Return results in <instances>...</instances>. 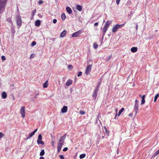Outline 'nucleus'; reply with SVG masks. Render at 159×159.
Wrapping results in <instances>:
<instances>
[{"label":"nucleus","instance_id":"f257e3e1","mask_svg":"<svg viewBox=\"0 0 159 159\" xmlns=\"http://www.w3.org/2000/svg\"><path fill=\"white\" fill-rule=\"evenodd\" d=\"M66 138V134L64 135L59 141L57 145V152H59L61 149L62 146L64 145V140Z\"/></svg>","mask_w":159,"mask_h":159},{"label":"nucleus","instance_id":"f03ea898","mask_svg":"<svg viewBox=\"0 0 159 159\" xmlns=\"http://www.w3.org/2000/svg\"><path fill=\"white\" fill-rule=\"evenodd\" d=\"M111 24V21L108 20L107 21L105 24V25L102 29L103 34L102 35V38H103L105 33L107 30L108 29L109 27V25Z\"/></svg>","mask_w":159,"mask_h":159},{"label":"nucleus","instance_id":"7ed1b4c3","mask_svg":"<svg viewBox=\"0 0 159 159\" xmlns=\"http://www.w3.org/2000/svg\"><path fill=\"white\" fill-rule=\"evenodd\" d=\"M7 0H0V14L4 11Z\"/></svg>","mask_w":159,"mask_h":159},{"label":"nucleus","instance_id":"20e7f679","mask_svg":"<svg viewBox=\"0 0 159 159\" xmlns=\"http://www.w3.org/2000/svg\"><path fill=\"white\" fill-rule=\"evenodd\" d=\"M125 24L121 25L117 24L116 25H113L112 28V32L114 33L116 32L119 28L120 27L121 28L123 27L124 25Z\"/></svg>","mask_w":159,"mask_h":159},{"label":"nucleus","instance_id":"39448f33","mask_svg":"<svg viewBox=\"0 0 159 159\" xmlns=\"http://www.w3.org/2000/svg\"><path fill=\"white\" fill-rule=\"evenodd\" d=\"M16 22L17 25L20 26L21 25L22 20L21 17L20 15H18L16 16Z\"/></svg>","mask_w":159,"mask_h":159},{"label":"nucleus","instance_id":"423d86ee","mask_svg":"<svg viewBox=\"0 0 159 159\" xmlns=\"http://www.w3.org/2000/svg\"><path fill=\"white\" fill-rule=\"evenodd\" d=\"M92 64L89 65L87 67L86 69L85 70V74L88 75L90 74L91 71V69L92 68Z\"/></svg>","mask_w":159,"mask_h":159},{"label":"nucleus","instance_id":"0eeeda50","mask_svg":"<svg viewBox=\"0 0 159 159\" xmlns=\"http://www.w3.org/2000/svg\"><path fill=\"white\" fill-rule=\"evenodd\" d=\"M42 136L41 134H40L39 135L38 139L37 140V143L38 144H41L42 145L44 144V142L42 140Z\"/></svg>","mask_w":159,"mask_h":159},{"label":"nucleus","instance_id":"6e6552de","mask_svg":"<svg viewBox=\"0 0 159 159\" xmlns=\"http://www.w3.org/2000/svg\"><path fill=\"white\" fill-rule=\"evenodd\" d=\"M81 33V30H79L74 33L72 35V37H77L79 36L80 34Z\"/></svg>","mask_w":159,"mask_h":159},{"label":"nucleus","instance_id":"1a4fd4ad","mask_svg":"<svg viewBox=\"0 0 159 159\" xmlns=\"http://www.w3.org/2000/svg\"><path fill=\"white\" fill-rule=\"evenodd\" d=\"M139 101L137 99L135 100L134 106V109H138Z\"/></svg>","mask_w":159,"mask_h":159},{"label":"nucleus","instance_id":"9d476101","mask_svg":"<svg viewBox=\"0 0 159 159\" xmlns=\"http://www.w3.org/2000/svg\"><path fill=\"white\" fill-rule=\"evenodd\" d=\"M124 110H120L119 111L118 114H117V110H116V114L115 115V119H116V116H119L120 114L122 113V112Z\"/></svg>","mask_w":159,"mask_h":159},{"label":"nucleus","instance_id":"9b49d317","mask_svg":"<svg viewBox=\"0 0 159 159\" xmlns=\"http://www.w3.org/2000/svg\"><path fill=\"white\" fill-rule=\"evenodd\" d=\"M25 110H20V113L23 118H24L25 116Z\"/></svg>","mask_w":159,"mask_h":159},{"label":"nucleus","instance_id":"f8f14e48","mask_svg":"<svg viewBox=\"0 0 159 159\" xmlns=\"http://www.w3.org/2000/svg\"><path fill=\"white\" fill-rule=\"evenodd\" d=\"M66 11H67V12L69 13V14H70L72 12V11L70 7H66Z\"/></svg>","mask_w":159,"mask_h":159},{"label":"nucleus","instance_id":"ddd939ff","mask_svg":"<svg viewBox=\"0 0 159 159\" xmlns=\"http://www.w3.org/2000/svg\"><path fill=\"white\" fill-rule=\"evenodd\" d=\"M98 91H94V92H93V98L94 99H96L97 95L98 94Z\"/></svg>","mask_w":159,"mask_h":159},{"label":"nucleus","instance_id":"4468645a","mask_svg":"<svg viewBox=\"0 0 159 159\" xmlns=\"http://www.w3.org/2000/svg\"><path fill=\"white\" fill-rule=\"evenodd\" d=\"M138 48L136 47H132L131 49V51L133 52H135L137 51Z\"/></svg>","mask_w":159,"mask_h":159},{"label":"nucleus","instance_id":"2eb2a0df","mask_svg":"<svg viewBox=\"0 0 159 159\" xmlns=\"http://www.w3.org/2000/svg\"><path fill=\"white\" fill-rule=\"evenodd\" d=\"M66 31L64 30L60 34V37L61 38L63 37L66 33Z\"/></svg>","mask_w":159,"mask_h":159},{"label":"nucleus","instance_id":"dca6fc26","mask_svg":"<svg viewBox=\"0 0 159 159\" xmlns=\"http://www.w3.org/2000/svg\"><path fill=\"white\" fill-rule=\"evenodd\" d=\"M41 22L39 20H37L35 21V25L36 26H39L40 25Z\"/></svg>","mask_w":159,"mask_h":159},{"label":"nucleus","instance_id":"f3484780","mask_svg":"<svg viewBox=\"0 0 159 159\" xmlns=\"http://www.w3.org/2000/svg\"><path fill=\"white\" fill-rule=\"evenodd\" d=\"M72 81L71 80H68L66 82V84L67 86H69L72 83Z\"/></svg>","mask_w":159,"mask_h":159},{"label":"nucleus","instance_id":"a211bd4d","mask_svg":"<svg viewBox=\"0 0 159 159\" xmlns=\"http://www.w3.org/2000/svg\"><path fill=\"white\" fill-rule=\"evenodd\" d=\"M2 97L3 99H5L7 98V94L5 92H3L2 93Z\"/></svg>","mask_w":159,"mask_h":159},{"label":"nucleus","instance_id":"6ab92c4d","mask_svg":"<svg viewBox=\"0 0 159 159\" xmlns=\"http://www.w3.org/2000/svg\"><path fill=\"white\" fill-rule=\"evenodd\" d=\"M76 9L79 11H81L82 10V7L80 5H77L76 6Z\"/></svg>","mask_w":159,"mask_h":159},{"label":"nucleus","instance_id":"aec40b11","mask_svg":"<svg viewBox=\"0 0 159 159\" xmlns=\"http://www.w3.org/2000/svg\"><path fill=\"white\" fill-rule=\"evenodd\" d=\"M61 17L62 18V19L63 20H64L66 19V15L64 13H62L61 15Z\"/></svg>","mask_w":159,"mask_h":159},{"label":"nucleus","instance_id":"412c9836","mask_svg":"<svg viewBox=\"0 0 159 159\" xmlns=\"http://www.w3.org/2000/svg\"><path fill=\"white\" fill-rule=\"evenodd\" d=\"M48 85V81H46L43 84V87L44 88H46L47 87Z\"/></svg>","mask_w":159,"mask_h":159},{"label":"nucleus","instance_id":"4be33fe9","mask_svg":"<svg viewBox=\"0 0 159 159\" xmlns=\"http://www.w3.org/2000/svg\"><path fill=\"white\" fill-rule=\"evenodd\" d=\"M86 156V154H83L80 155V159H82L85 157Z\"/></svg>","mask_w":159,"mask_h":159},{"label":"nucleus","instance_id":"5701e85b","mask_svg":"<svg viewBox=\"0 0 159 159\" xmlns=\"http://www.w3.org/2000/svg\"><path fill=\"white\" fill-rule=\"evenodd\" d=\"M159 96V93L157 94L154 97V102H155L157 99L158 97Z\"/></svg>","mask_w":159,"mask_h":159},{"label":"nucleus","instance_id":"b1692460","mask_svg":"<svg viewBox=\"0 0 159 159\" xmlns=\"http://www.w3.org/2000/svg\"><path fill=\"white\" fill-rule=\"evenodd\" d=\"M7 21L9 22L11 24H12V21L11 19L10 18H7Z\"/></svg>","mask_w":159,"mask_h":159},{"label":"nucleus","instance_id":"393cba45","mask_svg":"<svg viewBox=\"0 0 159 159\" xmlns=\"http://www.w3.org/2000/svg\"><path fill=\"white\" fill-rule=\"evenodd\" d=\"M45 154L44 151V149L42 150L40 152V155L41 156H43Z\"/></svg>","mask_w":159,"mask_h":159},{"label":"nucleus","instance_id":"a878e982","mask_svg":"<svg viewBox=\"0 0 159 159\" xmlns=\"http://www.w3.org/2000/svg\"><path fill=\"white\" fill-rule=\"evenodd\" d=\"M93 46L94 48L95 49H96L97 48H98V45L96 43H94L93 44Z\"/></svg>","mask_w":159,"mask_h":159},{"label":"nucleus","instance_id":"bb28decb","mask_svg":"<svg viewBox=\"0 0 159 159\" xmlns=\"http://www.w3.org/2000/svg\"><path fill=\"white\" fill-rule=\"evenodd\" d=\"M36 9L34 10L31 13V15L32 16H33L34 14L36 13Z\"/></svg>","mask_w":159,"mask_h":159},{"label":"nucleus","instance_id":"cd10ccee","mask_svg":"<svg viewBox=\"0 0 159 159\" xmlns=\"http://www.w3.org/2000/svg\"><path fill=\"white\" fill-rule=\"evenodd\" d=\"M36 44V43L35 41H33L31 43V46L32 47L34 46Z\"/></svg>","mask_w":159,"mask_h":159},{"label":"nucleus","instance_id":"c85d7f7f","mask_svg":"<svg viewBox=\"0 0 159 159\" xmlns=\"http://www.w3.org/2000/svg\"><path fill=\"white\" fill-rule=\"evenodd\" d=\"M159 154V149L155 152L154 154L155 156Z\"/></svg>","mask_w":159,"mask_h":159},{"label":"nucleus","instance_id":"c756f323","mask_svg":"<svg viewBox=\"0 0 159 159\" xmlns=\"http://www.w3.org/2000/svg\"><path fill=\"white\" fill-rule=\"evenodd\" d=\"M99 84L96 86V89L95 90L98 92V90L99 89Z\"/></svg>","mask_w":159,"mask_h":159},{"label":"nucleus","instance_id":"7c9ffc66","mask_svg":"<svg viewBox=\"0 0 159 159\" xmlns=\"http://www.w3.org/2000/svg\"><path fill=\"white\" fill-rule=\"evenodd\" d=\"M5 135L4 134H2V132H0V139L3 137Z\"/></svg>","mask_w":159,"mask_h":159},{"label":"nucleus","instance_id":"2f4dec72","mask_svg":"<svg viewBox=\"0 0 159 159\" xmlns=\"http://www.w3.org/2000/svg\"><path fill=\"white\" fill-rule=\"evenodd\" d=\"M1 58L2 61H5L6 59V58L4 56H2L1 57Z\"/></svg>","mask_w":159,"mask_h":159},{"label":"nucleus","instance_id":"473e14b6","mask_svg":"<svg viewBox=\"0 0 159 159\" xmlns=\"http://www.w3.org/2000/svg\"><path fill=\"white\" fill-rule=\"evenodd\" d=\"M82 72H79L77 75L78 77H80L82 75Z\"/></svg>","mask_w":159,"mask_h":159},{"label":"nucleus","instance_id":"72a5a7b5","mask_svg":"<svg viewBox=\"0 0 159 159\" xmlns=\"http://www.w3.org/2000/svg\"><path fill=\"white\" fill-rule=\"evenodd\" d=\"M145 102V99H142L141 104L142 105L144 104Z\"/></svg>","mask_w":159,"mask_h":159},{"label":"nucleus","instance_id":"f704fd0d","mask_svg":"<svg viewBox=\"0 0 159 159\" xmlns=\"http://www.w3.org/2000/svg\"><path fill=\"white\" fill-rule=\"evenodd\" d=\"M80 113L81 115H83L85 114V112L84 111H80Z\"/></svg>","mask_w":159,"mask_h":159},{"label":"nucleus","instance_id":"c9c22d12","mask_svg":"<svg viewBox=\"0 0 159 159\" xmlns=\"http://www.w3.org/2000/svg\"><path fill=\"white\" fill-rule=\"evenodd\" d=\"M67 107L66 106H64L61 109L62 110H66L67 109Z\"/></svg>","mask_w":159,"mask_h":159},{"label":"nucleus","instance_id":"e433bc0d","mask_svg":"<svg viewBox=\"0 0 159 159\" xmlns=\"http://www.w3.org/2000/svg\"><path fill=\"white\" fill-rule=\"evenodd\" d=\"M35 133L33 132H32L29 135H30V137H32L33 135Z\"/></svg>","mask_w":159,"mask_h":159},{"label":"nucleus","instance_id":"4c0bfd02","mask_svg":"<svg viewBox=\"0 0 159 159\" xmlns=\"http://www.w3.org/2000/svg\"><path fill=\"white\" fill-rule=\"evenodd\" d=\"M68 68L69 69L73 68L72 66L71 65H69L68 66Z\"/></svg>","mask_w":159,"mask_h":159},{"label":"nucleus","instance_id":"58836bf2","mask_svg":"<svg viewBox=\"0 0 159 159\" xmlns=\"http://www.w3.org/2000/svg\"><path fill=\"white\" fill-rule=\"evenodd\" d=\"M111 57V55L108 58H107V60L108 61H109Z\"/></svg>","mask_w":159,"mask_h":159},{"label":"nucleus","instance_id":"ea45409f","mask_svg":"<svg viewBox=\"0 0 159 159\" xmlns=\"http://www.w3.org/2000/svg\"><path fill=\"white\" fill-rule=\"evenodd\" d=\"M43 3V1L42 0H40L39 1V4H42Z\"/></svg>","mask_w":159,"mask_h":159},{"label":"nucleus","instance_id":"a19ab883","mask_svg":"<svg viewBox=\"0 0 159 159\" xmlns=\"http://www.w3.org/2000/svg\"><path fill=\"white\" fill-rule=\"evenodd\" d=\"M57 22V20L56 19H54L53 20V22L54 24H55Z\"/></svg>","mask_w":159,"mask_h":159},{"label":"nucleus","instance_id":"79ce46f5","mask_svg":"<svg viewBox=\"0 0 159 159\" xmlns=\"http://www.w3.org/2000/svg\"><path fill=\"white\" fill-rule=\"evenodd\" d=\"M67 110H61V112L62 113H65L67 111Z\"/></svg>","mask_w":159,"mask_h":159},{"label":"nucleus","instance_id":"37998d69","mask_svg":"<svg viewBox=\"0 0 159 159\" xmlns=\"http://www.w3.org/2000/svg\"><path fill=\"white\" fill-rule=\"evenodd\" d=\"M60 157L61 159H64V156L62 155H60Z\"/></svg>","mask_w":159,"mask_h":159},{"label":"nucleus","instance_id":"c03bdc74","mask_svg":"<svg viewBox=\"0 0 159 159\" xmlns=\"http://www.w3.org/2000/svg\"><path fill=\"white\" fill-rule=\"evenodd\" d=\"M67 149L68 148L67 147H66L63 149V151L64 152H66L67 150Z\"/></svg>","mask_w":159,"mask_h":159},{"label":"nucleus","instance_id":"a18cd8bd","mask_svg":"<svg viewBox=\"0 0 159 159\" xmlns=\"http://www.w3.org/2000/svg\"><path fill=\"white\" fill-rule=\"evenodd\" d=\"M34 54H32L30 55V59H32V58H33L34 57Z\"/></svg>","mask_w":159,"mask_h":159},{"label":"nucleus","instance_id":"49530a36","mask_svg":"<svg viewBox=\"0 0 159 159\" xmlns=\"http://www.w3.org/2000/svg\"><path fill=\"white\" fill-rule=\"evenodd\" d=\"M120 0H116V3L118 5L119 4Z\"/></svg>","mask_w":159,"mask_h":159},{"label":"nucleus","instance_id":"de8ad7c7","mask_svg":"<svg viewBox=\"0 0 159 159\" xmlns=\"http://www.w3.org/2000/svg\"><path fill=\"white\" fill-rule=\"evenodd\" d=\"M133 115V113H130L129 114V116L130 117H132Z\"/></svg>","mask_w":159,"mask_h":159},{"label":"nucleus","instance_id":"09e8293b","mask_svg":"<svg viewBox=\"0 0 159 159\" xmlns=\"http://www.w3.org/2000/svg\"><path fill=\"white\" fill-rule=\"evenodd\" d=\"M98 22H96L95 23H94V26H97L98 25Z\"/></svg>","mask_w":159,"mask_h":159},{"label":"nucleus","instance_id":"8fccbe9b","mask_svg":"<svg viewBox=\"0 0 159 159\" xmlns=\"http://www.w3.org/2000/svg\"><path fill=\"white\" fill-rule=\"evenodd\" d=\"M145 95H143L142 97V99H145Z\"/></svg>","mask_w":159,"mask_h":159},{"label":"nucleus","instance_id":"3c124183","mask_svg":"<svg viewBox=\"0 0 159 159\" xmlns=\"http://www.w3.org/2000/svg\"><path fill=\"white\" fill-rule=\"evenodd\" d=\"M138 24H137L136 25V30H138Z\"/></svg>","mask_w":159,"mask_h":159},{"label":"nucleus","instance_id":"603ef678","mask_svg":"<svg viewBox=\"0 0 159 159\" xmlns=\"http://www.w3.org/2000/svg\"><path fill=\"white\" fill-rule=\"evenodd\" d=\"M30 137H30V135H29V136L25 139L26 140H27L28 139H30Z\"/></svg>","mask_w":159,"mask_h":159},{"label":"nucleus","instance_id":"864d4df0","mask_svg":"<svg viewBox=\"0 0 159 159\" xmlns=\"http://www.w3.org/2000/svg\"><path fill=\"white\" fill-rule=\"evenodd\" d=\"M138 113V112L136 110L135 111V112H134V115H135V116H136L137 114Z\"/></svg>","mask_w":159,"mask_h":159},{"label":"nucleus","instance_id":"5fc2aeb1","mask_svg":"<svg viewBox=\"0 0 159 159\" xmlns=\"http://www.w3.org/2000/svg\"><path fill=\"white\" fill-rule=\"evenodd\" d=\"M38 130V129H35L33 132L34 133H35L36 132H37V131Z\"/></svg>","mask_w":159,"mask_h":159},{"label":"nucleus","instance_id":"6e6d98bb","mask_svg":"<svg viewBox=\"0 0 159 159\" xmlns=\"http://www.w3.org/2000/svg\"><path fill=\"white\" fill-rule=\"evenodd\" d=\"M25 106H23V107H22L20 109H25Z\"/></svg>","mask_w":159,"mask_h":159},{"label":"nucleus","instance_id":"4d7b16f0","mask_svg":"<svg viewBox=\"0 0 159 159\" xmlns=\"http://www.w3.org/2000/svg\"><path fill=\"white\" fill-rule=\"evenodd\" d=\"M39 159H45L43 157H40Z\"/></svg>","mask_w":159,"mask_h":159},{"label":"nucleus","instance_id":"13d9d810","mask_svg":"<svg viewBox=\"0 0 159 159\" xmlns=\"http://www.w3.org/2000/svg\"><path fill=\"white\" fill-rule=\"evenodd\" d=\"M38 95H39V93H37V94L36 95H35V98H37V96H38Z\"/></svg>","mask_w":159,"mask_h":159},{"label":"nucleus","instance_id":"bf43d9fd","mask_svg":"<svg viewBox=\"0 0 159 159\" xmlns=\"http://www.w3.org/2000/svg\"><path fill=\"white\" fill-rule=\"evenodd\" d=\"M56 39L55 38H53L52 39V41H54Z\"/></svg>","mask_w":159,"mask_h":159},{"label":"nucleus","instance_id":"052dcab7","mask_svg":"<svg viewBox=\"0 0 159 159\" xmlns=\"http://www.w3.org/2000/svg\"><path fill=\"white\" fill-rule=\"evenodd\" d=\"M52 146H54V142L52 141Z\"/></svg>","mask_w":159,"mask_h":159},{"label":"nucleus","instance_id":"680f3d73","mask_svg":"<svg viewBox=\"0 0 159 159\" xmlns=\"http://www.w3.org/2000/svg\"><path fill=\"white\" fill-rule=\"evenodd\" d=\"M142 95H141V94H140V95H139V97H141V98H142Z\"/></svg>","mask_w":159,"mask_h":159},{"label":"nucleus","instance_id":"e2e57ef3","mask_svg":"<svg viewBox=\"0 0 159 159\" xmlns=\"http://www.w3.org/2000/svg\"><path fill=\"white\" fill-rule=\"evenodd\" d=\"M120 109H124V108H122Z\"/></svg>","mask_w":159,"mask_h":159},{"label":"nucleus","instance_id":"0e129e2a","mask_svg":"<svg viewBox=\"0 0 159 159\" xmlns=\"http://www.w3.org/2000/svg\"><path fill=\"white\" fill-rule=\"evenodd\" d=\"M12 32L13 33V32L15 33V31L14 30H13V31L12 30Z\"/></svg>","mask_w":159,"mask_h":159},{"label":"nucleus","instance_id":"69168bd1","mask_svg":"<svg viewBox=\"0 0 159 159\" xmlns=\"http://www.w3.org/2000/svg\"><path fill=\"white\" fill-rule=\"evenodd\" d=\"M105 129H106V131L107 132V129L106 128H105Z\"/></svg>","mask_w":159,"mask_h":159},{"label":"nucleus","instance_id":"338daca9","mask_svg":"<svg viewBox=\"0 0 159 159\" xmlns=\"http://www.w3.org/2000/svg\"><path fill=\"white\" fill-rule=\"evenodd\" d=\"M109 133V132L108 131V134Z\"/></svg>","mask_w":159,"mask_h":159},{"label":"nucleus","instance_id":"774afa93","mask_svg":"<svg viewBox=\"0 0 159 159\" xmlns=\"http://www.w3.org/2000/svg\"><path fill=\"white\" fill-rule=\"evenodd\" d=\"M104 21H105V20H104H104H103V22H104Z\"/></svg>","mask_w":159,"mask_h":159}]
</instances>
